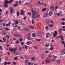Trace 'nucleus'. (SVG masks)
Segmentation results:
<instances>
[{
	"label": "nucleus",
	"mask_w": 65,
	"mask_h": 65,
	"mask_svg": "<svg viewBox=\"0 0 65 65\" xmlns=\"http://www.w3.org/2000/svg\"><path fill=\"white\" fill-rule=\"evenodd\" d=\"M12 1H13V0H11V1H7L5 0V2H6L5 3V2H4V3L5 4V5H4V4H3V6L5 7H7L8 6L7 5V4L8 3H9V4H10L12 2Z\"/></svg>",
	"instance_id": "f257e3e1"
},
{
	"label": "nucleus",
	"mask_w": 65,
	"mask_h": 65,
	"mask_svg": "<svg viewBox=\"0 0 65 65\" xmlns=\"http://www.w3.org/2000/svg\"><path fill=\"white\" fill-rule=\"evenodd\" d=\"M9 50L11 52H12L14 54H15L16 55H19V54L18 53H17V52H14V51H13V50H14V49H13V48H9Z\"/></svg>",
	"instance_id": "f03ea898"
},
{
	"label": "nucleus",
	"mask_w": 65,
	"mask_h": 65,
	"mask_svg": "<svg viewBox=\"0 0 65 65\" xmlns=\"http://www.w3.org/2000/svg\"><path fill=\"white\" fill-rule=\"evenodd\" d=\"M54 32L55 34H53V36L54 37H56V36L58 35V32L57 30H55L54 31Z\"/></svg>",
	"instance_id": "7ed1b4c3"
},
{
	"label": "nucleus",
	"mask_w": 65,
	"mask_h": 65,
	"mask_svg": "<svg viewBox=\"0 0 65 65\" xmlns=\"http://www.w3.org/2000/svg\"><path fill=\"white\" fill-rule=\"evenodd\" d=\"M53 14V11L52 10L50 11L48 13V15L49 16H52Z\"/></svg>",
	"instance_id": "20e7f679"
},
{
	"label": "nucleus",
	"mask_w": 65,
	"mask_h": 65,
	"mask_svg": "<svg viewBox=\"0 0 65 65\" xmlns=\"http://www.w3.org/2000/svg\"><path fill=\"white\" fill-rule=\"evenodd\" d=\"M31 11L32 14H37V13L35 10L31 9Z\"/></svg>",
	"instance_id": "39448f33"
},
{
	"label": "nucleus",
	"mask_w": 65,
	"mask_h": 65,
	"mask_svg": "<svg viewBox=\"0 0 65 65\" xmlns=\"http://www.w3.org/2000/svg\"><path fill=\"white\" fill-rule=\"evenodd\" d=\"M12 25L13 27H14L15 28H17L18 27L17 25L14 23H13L12 24Z\"/></svg>",
	"instance_id": "423d86ee"
},
{
	"label": "nucleus",
	"mask_w": 65,
	"mask_h": 65,
	"mask_svg": "<svg viewBox=\"0 0 65 65\" xmlns=\"http://www.w3.org/2000/svg\"><path fill=\"white\" fill-rule=\"evenodd\" d=\"M51 35L50 34V33L49 32H47L46 34V38H48L50 37Z\"/></svg>",
	"instance_id": "0eeeda50"
},
{
	"label": "nucleus",
	"mask_w": 65,
	"mask_h": 65,
	"mask_svg": "<svg viewBox=\"0 0 65 65\" xmlns=\"http://www.w3.org/2000/svg\"><path fill=\"white\" fill-rule=\"evenodd\" d=\"M26 44L28 45H30L32 44V42L31 41H28L26 42Z\"/></svg>",
	"instance_id": "6e6552de"
},
{
	"label": "nucleus",
	"mask_w": 65,
	"mask_h": 65,
	"mask_svg": "<svg viewBox=\"0 0 65 65\" xmlns=\"http://www.w3.org/2000/svg\"><path fill=\"white\" fill-rule=\"evenodd\" d=\"M10 13H12L13 12V9H12V7H11L10 8Z\"/></svg>",
	"instance_id": "1a4fd4ad"
},
{
	"label": "nucleus",
	"mask_w": 65,
	"mask_h": 65,
	"mask_svg": "<svg viewBox=\"0 0 65 65\" xmlns=\"http://www.w3.org/2000/svg\"><path fill=\"white\" fill-rule=\"evenodd\" d=\"M14 22V23H15L16 25H18L19 24V21L17 20H13Z\"/></svg>",
	"instance_id": "9d476101"
},
{
	"label": "nucleus",
	"mask_w": 65,
	"mask_h": 65,
	"mask_svg": "<svg viewBox=\"0 0 65 65\" xmlns=\"http://www.w3.org/2000/svg\"><path fill=\"white\" fill-rule=\"evenodd\" d=\"M6 36L7 37H8L6 41V42L8 43V42H9V39L10 37L8 35H6Z\"/></svg>",
	"instance_id": "9b49d317"
},
{
	"label": "nucleus",
	"mask_w": 65,
	"mask_h": 65,
	"mask_svg": "<svg viewBox=\"0 0 65 65\" xmlns=\"http://www.w3.org/2000/svg\"><path fill=\"white\" fill-rule=\"evenodd\" d=\"M47 16H48V14H47V13H45L43 15V17H44V18H46Z\"/></svg>",
	"instance_id": "f8f14e48"
},
{
	"label": "nucleus",
	"mask_w": 65,
	"mask_h": 65,
	"mask_svg": "<svg viewBox=\"0 0 65 65\" xmlns=\"http://www.w3.org/2000/svg\"><path fill=\"white\" fill-rule=\"evenodd\" d=\"M37 34L38 36H39V37H41V34H40L39 32H37Z\"/></svg>",
	"instance_id": "ddd939ff"
},
{
	"label": "nucleus",
	"mask_w": 65,
	"mask_h": 65,
	"mask_svg": "<svg viewBox=\"0 0 65 65\" xmlns=\"http://www.w3.org/2000/svg\"><path fill=\"white\" fill-rule=\"evenodd\" d=\"M40 17V15L38 14H36L35 15V19H37V18H39Z\"/></svg>",
	"instance_id": "4468645a"
},
{
	"label": "nucleus",
	"mask_w": 65,
	"mask_h": 65,
	"mask_svg": "<svg viewBox=\"0 0 65 65\" xmlns=\"http://www.w3.org/2000/svg\"><path fill=\"white\" fill-rule=\"evenodd\" d=\"M20 14L21 15H24V12L23 11V10H21V11Z\"/></svg>",
	"instance_id": "2eb2a0df"
},
{
	"label": "nucleus",
	"mask_w": 65,
	"mask_h": 65,
	"mask_svg": "<svg viewBox=\"0 0 65 65\" xmlns=\"http://www.w3.org/2000/svg\"><path fill=\"white\" fill-rule=\"evenodd\" d=\"M3 40L4 42H5L6 41V39L5 37H4L3 38Z\"/></svg>",
	"instance_id": "dca6fc26"
},
{
	"label": "nucleus",
	"mask_w": 65,
	"mask_h": 65,
	"mask_svg": "<svg viewBox=\"0 0 65 65\" xmlns=\"http://www.w3.org/2000/svg\"><path fill=\"white\" fill-rule=\"evenodd\" d=\"M50 46H51V47L50 49V50H51V51H52V50H53V48H54V46L52 45L51 44Z\"/></svg>",
	"instance_id": "f3484780"
},
{
	"label": "nucleus",
	"mask_w": 65,
	"mask_h": 65,
	"mask_svg": "<svg viewBox=\"0 0 65 65\" xmlns=\"http://www.w3.org/2000/svg\"><path fill=\"white\" fill-rule=\"evenodd\" d=\"M65 54V48L62 51V55H63Z\"/></svg>",
	"instance_id": "a211bd4d"
},
{
	"label": "nucleus",
	"mask_w": 65,
	"mask_h": 65,
	"mask_svg": "<svg viewBox=\"0 0 65 65\" xmlns=\"http://www.w3.org/2000/svg\"><path fill=\"white\" fill-rule=\"evenodd\" d=\"M57 62L58 64H60V63H61V60L59 59H58L57 60Z\"/></svg>",
	"instance_id": "6ab92c4d"
},
{
	"label": "nucleus",
	"mask_w": 65,
	"mask_h": 65,
	"mask_svg": "<svg viewBox=\"0 0 65 65\" xmlns=\"http://www.w3.org/2000/svg\"><path fill=\"white\" fill-rule=\"evenodd\" d=\"M32 36L33 37H35V36H36L35 33H33V34H32Z\"/></svg>",
	"instance_id": "aec40b11"
},
{
	"label": "nucleus",
	"mask_w": 65,
	"mask_h": 65,
	"mask_svg": "<svg viewBox=\"0 0 65 65\" xmlns=\"http://www.w3.org/2000/svg\"><path fill=\"white\" fill-rule=\"evenodd\" d=\"M46 8H43L42 10V11L43 12L44 11H46Z\"/></svg>",
	"instance_id": "412c9836"
},
{
	"label": "nucleus",
	"mask_w": 65,
	"mask_h": 65,
	"mask_svg": "<svg viewBox=\"0 0 65 65\" xmlns=\"http://www.w3.org/2000/svg\"><path fill=\"white\" fill-rule=\"evenodd\" d=\"M48 26H49V27H50L52 28L53 27V24H50L48 25Z\"/></svg>",
	"instance_id": "4be33fe9"
},
{
	"label": "nucleus",
	"mask_w": 65,
	"mask_h": 65,
	"mask_svg": "<svg viewBox=\"0 0 65 65\" xmlns=\"http://www.w3.org/2000/svg\"><path fill=\"white\" fill-rule=\"evenodd\" d=\"M29 27L30 28H31V29H34V27L33 26H29Z\"/></svg>",
	"instance_id": "5701e85b"
},
{
	"label": "nucleus",
	"mask_w": 65,
	"mask_h": 65,
	"mask_svg": "<svg viewBox=\"0 0 65 65\" xmlns=\"http://www.w3.org/2000/svg\"><path fill=\"white\" fill-rule=\"evenodd\" d=\"M46 23L47 24H50V21L48 20H47L46 21Z\"/></svg>",
	"instance_id": "b1692460"
},
{
	"label": "nucleus",
	"mask_w": 65,
	"mask_h": 65,
	"mask_svg": "<svg viewBox=\"0 0 65 65\" xmlns=\"http://www.w3.org/2000/svg\"><path fill=\"white\" fill-rule=\"evenodd\" d=\"M50 8L51 9H52V10H54V7L52 6H51L50 7Z\"/></svg>",
	"instance_id": "393cba45"
},
{
	"label": "nucleus",
	"mask_w": 65,
	"mask_h": 65,
	"mask_svg": "<svg viewBox=\"0 0 65 65\" xmlns=\"http://www.w3.org/2000/svg\"><path fill=\"white\" fill-rule=\"evenodd\" d=\"M28 15H30V16H31V15H32V14L31 13V12H28Z\"/></svg>",
	"instance_id": "a878e982"
},
{
	"label": "nucleus",
	"mask_w": 65,
	"mask_h": 65,
	"mask_svg": "<svg viewBox=\"0 0 65 65\" xmlns=\"http://www.w3.org/2000/svg\"><path fill=\"white\" fill-rule=\"evenodd\" d=\"M49 45H50V44H46L45 45V46H46V47H47L48 46H49Z\"/></svg>",
	"instance_id": "bb28decb"
},
{
	"label": "nucleus",
	"mask_w": 65,
	"mask_h": 65,
	"mask_svg": "<svg viewBox=\"0 0 65 65\" xmlns=\"http://www.w3.org/2000/svg\"><path fill=\"white\" fill-rule=\"evenodd\" d=\"M28 29H29V28L28 27L26 28H24V30H25L26 31H28V30H29Z\"/></svg>",
	"instance_id": "cd10ccee"
},
{
	"label": "nucleus",
	"mask_w": 65,
	"mask_h": 65,
	"mask_svg": "<svg viewBox=\"0 0 65 65\" xmlns=\"http://www.w3.org/2000/svg\"><path fill=\"white\" fill-rule=\"evenodd\" d=\"M13 7H16V6H18V4H16L14 5H13Z\"/></svg>",
	"instance_id": "c85d7f7f"
},
{
	"label": "nucleus",
	"mask_w": 65,
	"mask_h": 65,
	"mask_svg": "<svg viewBox=\"0 0 65 65\" xmlns=\"http://www.w3.org/2000/svg\"><path fill=\"white\" fill-rule=\"evenodd\" d=\"M8 62L7 61H5V62H4L3 64H4L5 65H7V64Z\"/></svg>",
	"instance_id": "c756f323"
},
{
	"label": "nucleus",
	"mask_w": 65,
	"mask_h": 65,
	"mask_svg": "<svg viewBox=\"0 0 65 65\" xmlns=\"http://www.w3.org/2000/svg\"><path fill=\"white\" fill-rule=\"evenodd\" d=\"M14 36L16 37H18L19 36V35H18L17 34H14Z\"/></svg>",
	"instance_id": "7c9ffc66"
},
{
	"label": "nucleus",
	"mask_w": 65,
	"mask_h": 65,
	"mask_svg": "<svg viewBox=\"0 0 65 65\" xmlns=\"http://www.w3.org/2000/svg\"><path fill=\"white\" fill-rule=\"evenodd\" d=\"M53 58H54V59H57V57L55 55H53Z\"/></svg>",
	"instance_id": "2f4dec72"
},
{
	"label": "nucleus",
	"mask_w": 65,
	"mask_h": 65,
	"mask_svg": "<svg viewBox=\"0 0 65 65\" xmlns=\"http://www.w3.org/2000/svg\"><path fill=\"white\" fill-rule=\"evenodd\" d=\"M30 62H27V63H26V65H30Z\"/></svg>",
	"instance_id": "473e14b6"
},
{
	"label": "nucleus",
	"mask_w": 65,
	"mask_h": 65,
	"mask_svg": "<svg viewBox=\"0 0 65 65\" xmlns=\"http://www.w3.org/2000/svg\"><path fill=\"white\" fill-rule=\"evenodd\" d=\"M36 14H32V18H35V15Z\"/></svg>",
	"instance_id": "72a5a7b5"
},
{
	"label": "nucleus",
	"mask_w": 65,
	"mask_h": 65,
	"mask_svg": "<svg viewBox=\"0 0 65 65\" xmlns=\"http://www.w3.org/2000/svg\"><path fill=\"white\" fill-rule=\"evenodd\" d=\"M17 14L18 16H19V15H20V12H18V11H17Z\"/></svg>",
	"instance_id": "f704fd0d"
},
{
	"label": "nucleus",
	"mask_w": 65,
	"mask_h": 65,
	"mask_svg": "<svg viewBox=\"0 0 65 65\" xmlns=\"http://www.w3.org/2000/svg\"><path fill=\"white\" fill-rule=\"evenodd\" d=\"M17 50V47H16V48H14V51H13V52H14L15 53V52H16V51Z\"/></svg>",
	"instance_id": "c9c22d12"
},
{
	"label": "nucleus",
	"mask_w": 65,
	"mask_h": 65,
	"mask_svg": "<svg viewBox=\"0 0 65 65\" xmlns=\"http://www.w3.org/2000/svg\"><path fill=\"white\" fill-rule=\"evenodd\" d=\"M31 59L32 60H35V58H34V57H32L31 58Z\"/></svg>",
	"instance_id": "e433bc0d"
},
{
	"label": "nucleus",
	"mask_w": 65,
	"mask_h": 65,
	"mask_svg": "<svg viewBox=\"0 0 65 65\" xmlns=\"http://www.w3.org/2000/svg\"><path fill=\"white\" fill-rule=\"evenodd\" d=\"M34 48H35V49H37V47L36 46H34Z\"/></svg>",
	"instance_id": "4c0bfd02"
},
{
	"label": "nucleus",
	"mask_w": 65,
	"mask_h": 65,
	"mask_svg": "<svg viewBox=\"0 0 65 65\" xmlns=\"http://www.w3.org/2000/svg\"><path fill=\"white\" fill-rule=\"evenodd\" d=\"M17 28L18 29L20 30V29H21V27L20 26H17Z\"/></svg>",
	"instance_id": "58836bf2"
},
{
	"label": "nucleus",
	"mask_w": 65,
	"mask_h": 65,
	"mask_svg": "<svg viewBox=\"0 0 65 65\" xmlns=\"http://www.w3.org/2000/svg\"><path fill=\"white\" fill-rule=\"evenodd\" d=\"M61 43L63 44H65V42H64V41H61Z\"/></svg>",
	"instance_id": "ea45409f"
},
{
	"label": "nucleus",
	"mask_w": 65,
	"mask_h": 65,
	"mask_svg": "<svg viewBox=\"0 0 65 65\" xmlns=\"http://www.w3.org/2000/svg\"><path fill=\"white\" fill-rule=\"evenodd\" d=\"M55 10H56V9H58V6H56L55 7Z\"/></svg>",
	"instance_id": "a19ab883"
},
{
	"label": "nucleus",
	"mask_w": 65,
	"mask_h": 65,
	"mask_svg": "<svg viewBox=\"0 0 65 65\" xmlns=\"http://www.w3.org/2000/svg\"><path fill=\"white\" fill-rule=\"evenodd\" d=\"M45 62L46 63H50V62L47 60H45Z\"/></svg>",
	"instance_id": "79ce46f5"
},
{
	"label": "nucleus",
	"mask_w": 65,
	"mask_h": 65,
	"mask_svg": "<svg viewBox=\"0 0 65 65\" xmlns=\"http://www.w3.org/2000/svg\"><path fill=\"white\" fill-rule=\"evenodd\" d=\"M0 49L1 50H3V48H2V47L1 45H0Z\"/></svg>",
	"instance_id": "37998d69"
},
{
	"label": "nucleus",
	"mask_w": 65,
	"mask_h": 65,
	"mask_svg": "<svg viewBox=\"0 0 65 65\" xmlns=\"http://www.w3.org/2000/svg\"><path fill=\"white\" fill-rule=\"evenodd\" d=\"M28 61H29V60L28 59L26 60V62H25V64L28 63Z\"/></svg>",
	"instance_id": "c03bdc74"
},
{
	"label": "nucleus",
	"mask_w": 65,
	"mask_h": 65,
	"mask_svg": "<svg viewBox=\"0 0 65 65\" xmlns=\"http://www.w3.org/2000/svg\"><path fill=\"white\" fill-rule=\"evenodd\" d=\"M48 61H50V62H51V61H52V59H48Z\"/></svg>",
	"instance_id": "a18cd8bd"
},
{
	"label": "nucleus",
	"mask_w": 65,
	"mask_h": 65,
	"mask_svg": "<svg viewBox=\"0 0 65 65\" xmlns=\"http://www.w3.org/2000/svg\"><path fill=\"white\" fill-rule=\"evenodd\" d=\"M36 40L37 41H40V40H41V39H36Z\"/></svg>",
	"instance_id": "49530a36"
},
{
	"label": "nucleus",
	"mask_w": 65,
	"mask_h": 65,
	"mask_svg": "<svg viewBox=\"0 0 65 65\" xmlns=\"http://www.w3.org/2000/svg\"><path fill=\"white\" fill-rule=\"evenodd\" d=\"M21 44L23 45H24V42H22L21 43Z\"/></svg>",
	"instance_id": "de8ad7c7"
},
{
	"label": "nucleus",
	"mask_w": 65,
	"mask_h": 65,
	"mask_svg": "<svg viewBox=\"0 0 65 65\" xmlns=\"http://www.w3.org/2000/svg\"><path fill=\"white\" fill-rule=\"evenodd\" d=\"M59 37H60V38H62L63 37V36L61 35H60L59 36Z\"/></svg>",
	"instance_id": "09e8293b"
},
{
	"label": "nucleus",
	"mask_w": 65,
	"mask_h": 65,
	"mask_svg": "<svg viewBox=\"0 0 65 65\" xmlns=\"http://www.w3.org/2000/svg\"><path fill=\"white\" fill-rule=\"evenodd\" d=\"M48 57L49 58H51V54L49 55Z\"/></svg>",
	"instance_id": "8fccbe9b"
},
{
	"label": "nucleus",
	"mask_w": 65,
	"mask_h": 65,
	"mask_svg": "<svg viewBox=\"0 0 65 65\" xmlns=\"http://www.w3.org/2000/svg\"><path fill=\"white\" fill-rule=\"evenodd\" d=\"M16 43H19V41L17 40L15 41Z\"/></svg>",
	"instance_id": "3c124183"
},
{
	"label": "nucleus",
	"mask_w": 65,
	"mask_h": 65,
	"mask_svg": "<svg viewBox=\"0 0 65 65\" xmlns=\"http://www.w3.org/2000/svg\"><path fill=\"white\" fill-rule=\"evenodd\" d=\"M23 40V39H22V38H20V41H22Z\"/></svg>",
	"instance_id": "603ef678"
},
{
	"label": "nucleus",
	"mask_w": 65,
	"mask_h": 65,
	"mask_svg": "<svg viewBox=\"0 0 65 65\" xmlns=\"http://www.w3.org/2000/svg\"><path fill=\"white\" fill-rule=\"evenodd\" d=\"M24 47L25 48H26V49H27L28 48H27V46L26 45H25L24 46Z\"/></svg>",
	"instance_id": "864d4df0"
},
{
	"label": "nucleus",
	"mask_w": 65,
	"mask_h": 65,
	"mask_svg": "<svg viewBox=\"0 0 65 65\" xmlns=\"http://www.w3.org/2000/svg\"><path fill=\"white\" fill-rule=\"evenodd\" d=\"M61 40H64V38L63 37L62 38H61Z\"/></svg>",
	"instance_id": "5fc2aeb1"
},
{
	"label": "nucleus",
	"mask_w": 65,
	"mask_h": 65,
	"mask_svg": "<svg viewBox=\"0 0 65 65\" xmlns=\"http://www.w3.org/2000/svg\"><path fill=\"white\" fill-rule=\"evenodd\" d=\"M18 47H19L20 50V51H22V48H21V47L19 46Z\"/></svg>",
	"instance_id": "6e6d98bb"
},
{
	"label": "nucleus",
	"mask_w": 65,
	"mask_h": 65,
	"mask_svg": "<svg viewBox=\"0 0 65 65\" xmlns=\"http://www.w3.org/2000/svg\"><path fill=\"white\" fill-rule=\"evenodd\" d=\"M2 24L3 25V26H5V23H3Z\"/></svg>",
	"instance_id": "4d7b16f0"
},
{
	"label": "nucleus",
	"mask_w": 65,
	"mask_h": 65,
	"mask_svg": "<svg viewBox=\"0 0 65 65\" xmlns=\"http://www.w3.org/2000/svg\"><path fill=\"white\" fill-rule=\"evenodd\" d=\"M62 25H64V24H65V22H62L61 23Z\"/></svg>",
	"instance_id": "13d9d810"
},
{
	"label": "nucleus",
	"mask_w": 65,
	"mask_h": 65,
	"mask_svg": "<svg viewBox=\"0 0 65 65\" xmlns=\"http://www.w3.org/2000/svg\"><path fill=\"white\" fill-rule=\"evenodd\" d=\"M30 65H33V64H34V63L33 62V63H32V62H30Z\"/></svg>",
	"instance_id": "bf43d9fd"
},
{
	"label": "nucleus",
	"mask_w": 65,
	"mask_h": 65,
	"mask_svg": "<svg viewBox=\"0 0 65 65\" xmlns=\"http://www.w3.org/2000/svg\"><path fill=\"white\" fill-rule=\"evenodd\" d=\"M14 60H17V57H16L14 58Z\"/></svg>",
	"instance_id": "052dcab7"
},
{
	"label": "nucleus",
	"mask_w": 65,
	"mask_h": 65,
	"mask_svg": "<svg viewBox=\"0 0 65 65\" xmlns=\"http://www.w3.org/2000/svg\"><path fill=\"white\" fill-rule=\"evenodd\" d=\"M27 38L28 39H29V40L31 39L30 38V37L29 36L27 37Z\"/></svg>",
	"instance_id": "680f3d73"
},
{
	"label": "nucleus",
	"mask_w": 65,
	"mask_h": 65,
	"mask_svg": "<svg viewBox=\"0 0 65 65\" xmlns=\"http://www.w3.org/2000/svg\"><path fill=\"white\" fill-rule=\"evenodd\" d=\"M57 14L58 16H59L60 15V14L59 13H57Z\"/></svg>",
	"instance_id": "e2e57ef3"
},
{
	"label": "nucleus",
	"mask_w": 65,
	"mask_h": 65,
	"mask_svg": "<svg viewBox=\"0 0 65 65\" xmlns=\"http://www.w3.org/2000/svg\"><path fill=\"white\" fill-rule=\"evenodd\" d=\"M38 3L40 4V5L41 4V3H40V2L39 1H38Z\"/></svg>",
	"instance_id": "0e129e2a"
},
{
	"label": "nucleus",
	"mask_w": 65,
	"mask_h": 65,
	"mask_svg": "<svg viewBox=\"0 0 65 65\" xmlns=\"http://www.w3.org/2000/svg\"><path fill=\"white\" fill-rule=\"evenodd\" d=\"M45 53H47V54L48 53V52L47 51H45Z\"/></svg>",
	"instance_id": "69168bd1"
},
{
	"label": "nucleus",
	"mask_w": 65,
	"mask_h": 65,
	"mask_svg": "<svg viewBox=\"0 0 65 65\" xmlns=\"http://www.w3.org/2000/svg\"><path fill=\"white\" fill-rule=\"evenodd\" d=\"M32 22L33 24H34V21L33 20H32Z\"/></svg>",
	"instance_id": "338daca9"
},
{
	"label": "nucleus",
	"mask_w": 65,
	"mask_h": 65,
	"mask_svg": "<svg viewBox=\"0 0 65 65\" xmlns=\"http://www.w3.org/2000/svg\"><path fill=\"white\" fill-rule=\"evenodd\" d=\"M10 64V61H9L8 62L7 64Z\"/></svg>",
	"instance_id": "774afa93"
}]
</instances>
